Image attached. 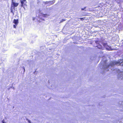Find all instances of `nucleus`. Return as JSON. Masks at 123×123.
Wrapping results in <instances>:
<instances>
[{"mask_svg":"<svg viewBox=\"0 0 123 123\" xmlns=\"http://www.w3.org/2000/svg\"><path fill=\"white\" fill-rule=\"evenodd\" d=\"M21 6L22 7H23L24 8V5L26 6V4L27 3L26 0H21Z\"/></svg>","mask_w":123,"mask_h":123,"instance_id":"obj_5","label":"nucleus"},{"mask_svg":"<svg viewBox=\"0 0 123 123\" xmlns=\"http://www.w3.org/2000/svg\"><path fill=\"white\" fill-rule=\"evenodd\" d=\"M86 8V7H85L84 8H81V10H84V9H85Z\"/></svg>","mask_w":123,"mask_h":123,"instance_id":"obj_11","label":"nucleus"},{"mask_svg":"<svg viewBox=\"0 0 123 123\" xmlns=\"http://www.w3.org/2000/svg\"><path fill=\"white\" fill-rule=\"evenodd\" d=\"M43 2L45 4H48L49 5V2L48 1L46 2Z\"/></svg>","mask_w":123,"mask_h":123,"instance_id":"obj_9","label":"nucleus"},{"mask_svg":"<svg viewBox=\"0 0 123 123\" xmlns=\"http://www.w3.org/2000/svg\"><path fill=\"white\" fill-rule=\"evenodd\" d=\"M55 2V0H54L53 1H49V5H52Z\"/></svg>","mask_w":123,"mask_h":123,"instance_id":"obj_8","label":"nucleus"},{"mask_svg":"<svg viewBox=\"0 0 123 123\" xmlns=\"http://www.w3.org/2000/svg\"><path fill=\"white\" fill-rule=\"evenodd\" d=\"M11 5L15 7H17L18 5V3H16L13 1V0H12Z\"/></svg>","mask_w":123,"mask_h":123,"instance_id":"obj_6","label":"nucleus"},{"mask_svg":"<svg viewBox=\"0 0 123 123\" xmlns=\"http://www.w3.org/2000/svg\"><path fill=\"white\" fill-rule=\"evenodd\" d=\"M101 48V47H100V48Z\"/></svg>","mask_w":123,"mask_h":123,"instance_id":"obj_17","label":"nucleus"},{"mask_svg":"<svg viewBox=\"0 0 123 123\" xmlns=\"http://www.w3.org/2000/svg\"><path fill=\"white\" fill-rule=\"evenodd\" d=\"M96 43H98V42H96Z\"/></svg>","mask_w":123,"mask_h":123,"instance_id":"obj_16","label":"nucleus"},{"mask_svg":"<svg viewBox=\"0 0 123 123\" xmlns=\"http://www.w3.org/2000/svg\"><path fill=\"white\" fill-rule=\"evenodd\" d=\"M102 44L103 46L105 47L107 50H112L111 48L107 45V43H102Z\"/></svg>","mask_w":123,"mask_h":123,"instance_id":"obj_3","label":"nucleus"},{"mask_svg":"<svg viewBox=\"0 0 123 123\" xmlns=\"http://www.w3.org/2000/svg\"><path fill=\"white\" fill-rule=\"evenodd\" d=\"M49 15L47 14H40L39 15V18L42 20H44V18L47 17L49 16Z\"/></svg>","mask_w":123,"mask_h":123,"instance_id":"obj_2","label":"nucleus"},{"mask_svg":"<svg viewBox=\"0 0 123 123\" xmlns=\"http://www.w3.org/2000/svg\"><path fill=\"white\" fill-rule=\"evenodd\" d=\"M121 73V74H122V73Z\"/></svg>","mask_w":123,"mask_h":123,"instance_id":"obj_18","label":"nucleus"},{"mask_svg":"<svg viewBox=\"0 0 123 123\" xmlns=\"http://www.w3.org/2000/svg\"><path fill=\"white\" fill-rule=\"evenodd\" d=\"M13 23L15 24V25H13L14 28H16V26L18 23V19H14L13 21Z\"/></svg>","mask_w":123,"mask_h":123,"instance_id":"obj_4","label":"nucleus"},{"mask_svg":"<svg viewBox=\"0 0 123 123\" xmlns=\"http://www.w3.org/2000/svg\"><path fill=\"white\" fill-rule=\"evenodd\" d=\"M24 71H25V69L24 68Z\"/></svg>","mask_w":123,"mask_h":123,"instance_id":"obj_14","label":"nucleus"},{"mask_svg":"<svg viewBox=\"0 0 123 123\" xmlns=\"http://www.w3.org/2000/svg\"><path fill=\"white\" fill-rule=\"evenodd\" d=\"M65 20L62 19L60 23L62 22L65 21Z\"/></svg>","mask_w":123,"mask_h":123,"instance_id":"obj_10","label":"nucleus"},{"mask_svg":"<svg viewBox=\"0 0 123 123\" xmlns=\"http://www.w3.org/2000/svg\"><path fill=\"white\" fill-rule=\"evenodd\" d=\"M29 123H30V121H29Z\"/></svg>","mask_w":123,"mask_h":123,"instance_id":"obj_15","label":"nucleus"},{"mask_svg":"<svg viewBox=\"0 0 123 123\" xmlns=\"http://www.w3.org/2000/svg\"><path fill=\"white\" fill-rule=\"evenodd\" d=\"M123 60H120L118 61H113L111 62L110 64L108 65L106 64V62H104V64L103 65V69L106 71L109 70V68L110 67H112L114 65H121L123 66Z\"/></svg>","mask_w":123,"mask_h":123,"instance_id":"obj_1","label":"nucleus"},{"mask_svg":"<svg viewBox=\"0 0 123 123\" xmlns=\"http://www.w3.org/2000/svg\"><path fill=\"white\" fill-rule=\"evenodd\" d=\"M2 123H6L4 122V120L2 121Z\"/></svg>","mask_w":123,"mask_h":123,"instance_id":"obj_12","label":"nucleus"},{"mask_svg":"<svg viewBox=\"0 0 123 123\" xmlns=\"http://www.w3.org/2000/svg\"><path fill=\"white\" fill-rule=\"evenodd\" d=\"M80 19L81 20H83L84 19V18H80Z\"/></svg>","mask_w":123,"mask_h":123,"instance_id":"obj_13","label":"nucleus"},{"mask_svg":"<svg viewBox=\"0 0 123 123\" xmlns=\"http://www.w3.org/2000/svg\"><path fill=\"white\" fill-rule=\"evenodd\" d=\"M14 6H13L12 5H11V12L14 15V11L15 9V8Z\"/></svg>","mask_w":123,"mask_h":123,"instance_id":"obj_7","label":"nucleus"}]
</instances>
